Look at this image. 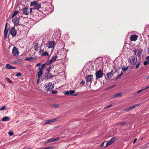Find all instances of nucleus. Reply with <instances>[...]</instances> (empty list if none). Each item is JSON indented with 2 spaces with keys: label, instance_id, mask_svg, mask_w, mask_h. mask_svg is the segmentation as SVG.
<instances>
[{
  "label": "nucleus",
  "instance_id": "obj_19",
  "mask_svg": "<svg viewBox=\"0 0 149 149\" xmlns=\"http://www.w3.org/2000/svg\"><path fill=\"white\" fill-rule=\"evenodd\" d=\"M5 68L6 69H12L15 68V67L12 66L11 65L7 64L6 65Z\"/></svg>",
  "mask_w": 149,
  "mask_h": 149
},
{
  "label": "nucleus",
  "instance_id": "obj_44",
  "mask_svg": "<svg viewBox=\"0 0 149 149\" xmlns=\"http://www.w3.org/2000/svg\"><path fill=\"white\" fill-rule=\"evenodd\" d=\"M6 107L5 106L3 107L2 108H0L1 111L4 110L6 109Z\"/></svg>",
  "mask_w": 149,
  "mask_h": 149
},
{
  "label": "nucleus",
  "instance_id": "obj_14",
  "mask_svg": "<svg viewBox=\"0 0 149 149\" xmlns=\"http://www.w3.org/2000/svg\"><path fill=\"white\" fill-rule=\"evenodd\" d=\"M138 36L137 35L134 34L132 35L130 37V40L131 41H135L137 39Z\"/></svg>",
  "mask_w": 149,
  "mask_h": 149
},
{
  "label": "nucleus",
  "instance_id": "obj_56",
  "mask_svg": "<svg viewBox=\"0 0 149 149\" xmlns=\"http://www.w3.org/2000/svg\"><path fill=\"white\" fill-rule=\"evenodd\" d=\"M0 83L1 84V85H2V86L3 87V88H4L5 87V85L3 84L1 82H0Z\"/></svg>",
  "mask_w": 149,
  "mask_h": 149
},
{
  "label": "nucleus",
  "instance_id": "obj_42",
  "mask_svg": "<svg viewBox=\"0 0 149 149\" xmlns=\"http://www.w3.org/2000/svg\"><path fill=\"white\" fill-rule=\"evenodd\" d=\"M74 93V91L73 90H70L69 91V95H72Z\"/></svg>",
  "mask_w": 149,
  "mask_h": 149
},
{
  "label": "nucleus",
  "instance_id": "obj_30",
  "mask_svg": "<svg viewBox=\"0 0 149 149\" xmlns=\"http://www.w3.org/2000/svg\"><path fill=\"white\" fill-rule=\"evenodd\" d=\"M140 65V61H139L137 62L136 66L135 67V69H137L139 67Z\"/></svg>",
  "mask_w": 149,
  "mask_h": 149
},
{
  "label": "nucleus",
  "instance_id": "obj_50",
  "mask_svg": "<svg viewBox=\"0 0 149 149\" xmlns=\"http://www.w3.org/2000/svg\"><path fill=\"white\" fill-rule=\"evenodd\" d=\"M44 52V51L42 49H40L39 52V53L40 54H41V53H42Z\"/></svg>",
  "mask_w": 149,
  "mask_h": 149
},
{
  "label": "nucleus",
  "instance_id": "obj_25",
  "mask_svg": "<svg viewBox=\"0 0 149 149\" xmlns=\"http://www.w3.org/2000/svg\"><path fill=\"white\" fill-rule=\"evenodd\" d=\"M10 120V118L6 116L4 117L2 119V121H9Z\"/></svg>",
  "mask_w": 149,
  "mask_h": 149
},
{
  "label": "nucleus",
  "instance_id": "obj_23",
  "mask_svg": "<svg viewBox=\"0 0 149 149\" xmlns=\"http://www.w3.org/2000/svg\"><path fill=\"white\" fill-rule=\"evenodd\" d=\"M25 60L30 61H31L34 60V58L33 57H27L25 59Z\"/></svg>",
  "mask_w": 149,
  "mask_h": 149
},
{
  "label": "nucleus",
  "instance_id": "obj_27",
  "mask_svg": "<svg viewBox=\"0 0 149 149\" xmlns=\"http://www.w3.org/2000/svg\"><path fill=\"white\" fill-rule=\"evenodd\" d=\"M18 13V11H17V10L15 11L14 12V13L12 14V16L11 17V18H13L14 16H15V15H16Z\"/></svg>",
  "mask_w": 149,
  "mask_h": 149
},
{
  "label": "nucleus",
  "instance_id": "obj_48",
  "mask_svg": "<svg viewBox=\"0 0 149 149\" xmlns=\"http://www.w3.org/2000/svg\"><path fill=\"white\" fill-rule=\"evenodd\" d=\"M42 74V70H40V71L38 72L37 74Z\"/></svg>",
  "mask_w": 149,
  "mask_h": 149
},
{
  "label": "nucleus",
  "instance_id": "obj_28",
  "mask_svg": "<svg viewBox=\"0 0 149 149\" xmlns=\"http://www.w3.org/2000/svg\"><path fill=\"white\" fill-rule=\"evenodd\" d=\"M38 75V79L37 80V84H39V83L40 81H41V79H40V78L41 77V76H42V75Z\"/></svg>",
  "mask_w": 149,
  "mask_h": 149
},
{
  "label": "nucleus",
  "instance_id": "obj_16",
  "mask_svg": "<svg viewBox=\"0 0 149 149\" xmlns=\"http://www.w3.org/2000/svg\"><path fill=\"white\" fill-rule=\"evenodd\" d=\"M54 44L55 42L54 41H50V42H49L47 44V47H48V48H52L54 46Z\"/></svg>",
  "mask_w": 149,
  "mask_h": 149
},
{
  "label": "nucleus",
  "instance_id": "obj_6",
  "mask_svg": "<svg viewBox=\"0 0 149 149\" xmlns=\"http://www.w3.org/2000/svg\"><path fill=\"white\" fill-rule=\"evenodd\" d=\"M19 18L17 17H15V18L12 20L15 26L19 25V27H21L22 25L19 24Z\"/></svg>",
  "mask_w": 149,
  "mask_h": 149
},
{
  "label": "nucleus",
  "instance_id": "obj_1",
  "mask_svg": "<svg viewBox=\"0 0 149 149\" xmlns=\"http://www.w3.org/2000/svg\"><path fill=\"white\" fill-rule=\"evenodd\" d=\"M93 67L91 62H89L87 63L84 66V68H83L82 72L81 74H89L92 73V72H90V70H92Z\"/></svg>",
  "mask_w": 149,
  "mask_h": 149
},
{
  "label": "nucleus",
  "instance_id": "obj_26",
  "mask_svg": "<svg viewBox=\"0 0 149 149\" xmlns=\"http://www.w3.org/2000/svg\"><path fill=\"white\" fill-rule=\"evenodd\" d=\"M46 63H45V64H42L38 68V70H42L43 69V68L45 66V65Z\"/></svg>",
  "mask_w": 149,
  "mask_h": 149
},
{
  "label": "nucleus",
  "instance_id": "obj_24",
  "mask_svg": "<svg viewBox=\"0 0 149 149\" xmlns=\"http://www.w3.org/2000/svg\"><path fill=\"white\" fill-rule=\"evenodd\" d=\"M142 52V50L141 49H139L138 50L137 56L139 58H141V55Z\"/></svg>",
  "mask_w": 149,
  "mask_h": 149
},
{
  "label": "nucleus",
  "instance_id": "obj_36",
  "mask_svg": "<svg viewBox=\"0 0 149 149\" xmlns=\"http://www.w3.org/2000/svg\"><path fill=\"white\" fill-rule=\"evenodd\" d=\"M49 55V54L48 53V52H46L42 54L41 55V56H48Z\"/></svg>",
  "mask_w": 149,
  "mask_h": 149
},
{
  "label": "nucleus",
  "instance_id": "obj_62",
  "mask_svg": "<svg viewBox=\"0 0 149 149\" xmlns=\"http://www.w3.org/2000/svg\"><path fill=\"white\" fill-rule=\"evenodd\" d=\"M16 74H22L21 73L19 72H17L16 73Z\"/></svg>",
  "mask_w": 149,
  "mask_h": 149
},
{
  "label": "nucleus",
  "instance_id": "obj_31",
  "mask_svg": "<svg viewBox=\"0 0 149 149\" xmlns=\"http://www.w3.org/2000/svg\"><path fill=\"white\" fill-rule=\"evenodd\" d=\"M6 79L7 81L9 83H11L12 84H13V83L10 80V79L7 77H6Z\"/></svg>",
  "mask_w": 149,
  "mask_h": 149
},
{
  "label": "nucleus",
  "instance_id": "obj_54",
  "mask_svg": "<svg viewBox=\"0 0 149 149\" xmlns=\"http://www.w3.org/2000/svg\"><path fill=\"white\" fill-rule=\"evenodd\" d=\"M57 93V91H52V93L53 94H56Z\"/></svg>",
  "mask_w": 149,
  "mask_h": 149
},
{
  "label": "nucleus",
  "instance_id": "obj_32",
  "mask_svg": "<svg viewBox=\"0 0 149 149\" xmlns=\"http://www.w3.org/2000/svg\"><path fill=\"white\" fill-rule=\"evenodd\" d=\"M149 88V86H147L146 87V88H143V89H141V90H140L139 91H138L137 93H139L140 92H141V91H142L143 90H145V89H146L148 88Z\"/></svg>",
  "mask_w": 149,
  "mask_h": 149
},
{
  "label": "nucleus",
  "instance_id": "obj_63",
  "mask_svg": "<svg viewBox=\"0 0 149 149\" xmlns=\"http://www.w3.org/2000/svg\"><path fill=\"white\" fill-rule=\"evenodd\" d=\"M2 65H3V63H0V67Z\"/></svg>",
  "mask_w": 149,
  "mask_h": 149
},
{
  "label": "nucleus",
  "instance_id": "obj_61",
  "mask_svg": "<svg viewBox=\"0 0 149 149\" xmlns=\"http://www.w3.org/2000/svg\"><path fill=\"white\" fill-rule=\"evenodd\" d=\"M40 65V63H38L36 64V66H38Z\"/></svg>",
  "mask_w": 149,
  "mask_h": 149
},
{
  "label": "nucleus",
  "instance_id": "obj_60",
  "mask_svg": "<svg viewBox=\"0 0 149 149\" xmlns=\"http://www.w3.org/2000/svg\"><path fill=\"white\" fill-rule=\"evenodd\" d=\"M149 145V144L148 143H146V144H145L144 146L145 148H146L147 147V146Z\"/></svg>",
  "mask_w": 149,
  "mask_h": 149
},
{
  "label": "nucleus",
  "instance_id": "obj_58",
  "mask_svg": "<svg viewBox=\"0 0 149 149\" xmlns=\"http://www.w3.org/2000/svg\"><path fill=\"white\" fill-rule=\"evenodd\" d=\"M137 139H135L134 140V141H133V144L136 141V140H137Z\"/></svg>",
  "mask_w": 149,
  "mask_h": 149
},
{
  "label": "nucleus",
  "instance_id": "obj_34",
  "mask_svg": "<svg viewBox=\"0 0 149 149\" xmlns=\"http://www.w3.org/2000/svg\"><path fill=\"white\" fill-rule=\"evenodd\" d=\"M52 75H47L46 76L45 78H47V79H51L53 77Z\"/></svg>",
  "mask_w": 149,
  "mask_h": 149
},
{
  "label": "nucleus",
  "instance_id": "obj_52",
  "mask_svg": "<svg viewBox=\"0 0 149 149\" xmlns=\"http://www.w3.org/2000/svg\"><path fill=\"white\" fill-rule=\"evenodd\" d=\"M85 84V82L84 81L82 80L81 82L80 83V84H83L84 85Z\"/></svg>",
  "mask_w": 149,
  "mask_h": 149
},
{
  "label": "nucleus",
  "instance_id": "obj_57",
  "mask_svg": "<svg viewBox=\"0 0 149 149\" xmlns=\"http://www.w3.org/2000/svg\"><path fill=\"white\" fill-rule=\"evenodd\" d=\"M149 79V75L148 76V77L146 76V77H144L145 79Z\"/></svg>",
  "mask_w": 149,
  "mask_h": 149
},
{
  "label": "nucleus",
  "instance_id": "obj_7",
  "mask_svg": "<svg viewBox=\"0 0 149 149\" xmlns=\"http://www.w3.org/2000/svg\"><path fill=\"white\" fill-rule=\"evenodd\" d=\"M12 53L14 56H18L19 54L18 48H17L15 46L13 47L12 50Z\"/></svg>",
  "mask_w": 149,
  "mask_h": 149
},
{
  "label": "nucleus",
  "instance_id": "obj_43",
  "mask_svg": "<svg viewBox=\"0 0 149 149\" xmlns=\"http://www.w3.org/2000/svg\"><path fill=\"white\" fill-rule=\"evenodd\" d=\"M106 142H105V141H104L103 142L101 145V147H104L105 145L104 144L106 143Z\"/></svg>",
  "mask_w": 149,
  "mask_h": 149
},
{
  "label": "nucleus",
  "instance_id": "obj_21",
  "mask_svg": "<svg viewBox=\"0 0 149 149\" xmlns=\"http://www.w3.org/2000/svg\"><path fill=\"white\" fill-rule=\"evenodd\" d=\"M146 60L147 61H146L143 62V65H146L148 64H149V58L146 57Z\"/></svg>",
  "mask_w": 149,
  "mask_h": 149
},
{
  "label": "nucleus",
  "instance_id": "obj_3",
  "mask_svg": "<svg viewBox=\"0 0 149 149\" xmlns=\"http://www.w3.org/2000/svg\"><path fill=\"white\" fill-rule=\"evenodd\" d=\"M31 6H33L34 9H37L39 10V9L41 8V3H37L36 1H33L31 2L30 4Z\"/></svg>",
  "mask_w": 149,
  "mask_h": 149
},
{
  "label": "nucleus",
  "instance_id": "obj_39",
  "mask_svg": "<svg viewBox=\"0 0 149 149\" xmlns=\"http://www.w3.org/2000/svg\"><path fill=\"white\" fill-rule=\"evenodd\" d=\"M53 142L57 141L60 139V138L57 137L56 138H53Z\"/></svg>",
  "mask_w": 149,
  "mask_h": 149
},
{
  "label": "nucleus",
  "instance_id": "obj_47",
  "mask_svg": "<svg viewBox=\"0 0 149 149\" xmlns=\"http://www.w3.org/2000/svg\"><path fill=\"white\" fill-rule=\"evenodd\" d=\"M116 84H114V85H113L112 86H109V87H108L107 88V89H110V88H113V87H114L116 86Z\"/></svg>",
  "mask_w": 149,
  "mask_h": 149
},
{
  "label": "nucleus",
  "instance_id": "obj_17",
  "mask_svg": "<svg viewBox=\"0 0 149 149\" xmlns=\"http://www.w3.org/2000/svg\"><path fill=\"white\" fill-rule=\"evenodd\" d=\"M40 47H41V46L39 45L38 42H37L35 43L34 47V48L35 49V50H36L37 51H38V48H40Z\"/></svg>",
  "mask_w": 149,
  "mask_h": 149
},
{
  "label": "nucleus",
  "instance_id": "obj_41",
  "mask_svg": "<svg viewBox=\"0 0 149 149\" xmlns=\"http://www.w3.org/2000/svg\"><path fill=\"white\" fill-rule=\"evenodd\" d=\"M103 76V75H96V80H97L98 78H100L102 77Z\"/></svg>",
  "mask_w": 149,
  "mask_h": 149
},
{
  "label": "nucleus",
  "instance_id": "obj_15",
  "mask_svg": "<svg viewBox=\"0 0 149 149\" xmlns=\"http://www.w3.org/2000/svg\"><path fill=\"white\" fill-rule=\"evenodd\" d=\"M7 23H6L5 26V28L4 30V39H6L7 37V34L8 33V29L7 30L6 29L7 28Z\"/></svg>",
  "mask_w": 149,
  "mask_h": 149
},
{
  "label": "nucleus",
  "instance_id": "obj_9",
  "mask_svg": "<svg viewBox=\"0 0 149 149\" xmlns=\"http://www.w3.org/2000/svg\"><path fill=\"white\" fill-rule=\"evenodd\" d=\"M10 33L13 37L15 36L17 34V31L15 27H13L10 30Z\"/></svg>",
  "mask_w": 149,
  "mask_h": 149
},
{
  "label": "nucleus",
  "instance_id": "obj_38",
  "mask_svg": "<svg viewBox=\"0 0 149 149\" xmlns=\"http://www.w3.org/2000/svg\"><path fill=\"white\" fill-rule=\"evenodd\" d=\"M132 109V106H131L129 108H127L126 109H125L124 110L126 111H128Z\"/></svg>",
  "mask_w": 149,
  "mask_h": 149
},
{
  "label": "nucleus",
  "instance_id": "obj_46",
  "mask_svg": "<svg viewBox=\"0 0 149 149\" xmlns=\"http://www.w3.org/2000/svg\"><path fill=\"white\" fill-rule=\"evenodd\" d=\"M112 106H113L112 104L109 105L108 106L105 107V108H104V109H106L108 108H109L111 107Z\"/></svg>",
  "mask_w": 149,
  "mask_h": 149
},
{
  "label": "nucleus",
  "instance_id": "obj_12",
  "mask_svg": "<svg viewBox=\"0 0 149 149\" xmlns=\"http://www.w3.org/2000/svg\"><path fill=\"white\" fill-rule=\"evenodd\" d=\"M115 139H116L115 138L113 137L111 139V140L109 141H105V142H106V143L104 147H106L108 146L111 144L115 141Z\"/></svg>",
  "mask_w": 149,
  "mask_h": 149
},
{
  "label": "nucleus",
  "instance_id": "obj_51",
  "mask_svg": "<svg viewBox=\"0 0 149 149\" xmlns=\"http://www.w3.org/2000/svg\"><path fill=\"white\" fill-rule=\"evenodd\" d=\"M8 134L10 136H11V135H13V133L12 132H9Z\"/></svg>",
  "mask_w": 149,
  "mask_h": 149
},
{
  "label": "nucleus",
  "instance_id": "obj_18",
  "mask_svg": "<svg viewBox=\"0 0 149 149\" xmlns=\"http://www.w3.org/2000/svg\"><path fill=\"white\" fill-rule=\"evenodd\" d=\"M56 120V119H54L46 120L45 123V124H50V123L55 121Z\"/></svg>",
  "mask_w": 149,
  "mask_h": 149
},
{
  "label": "nucleus",
  "instance_id": "obj_5",
  "mask_svg": "<svg viewBox=\"0 0 149 149\" xmlns=\"http://www.w3.org/2000/svg\"><path fill=\"white\" fill-rule=\"evenodd\" d=\"M29 8L27 7H26L25 8H24L23 9V14L24 15H28L29 14V13H31L32 8H30V12L29 11Z\"/></svg>",
  "mask_w": 149,
  "mask_h": 149
},
{
  "label": "nucleus",
  "instance_id": "obj_37",
  "mask_svg": "<svg viewBox=\"0 0 149 149\" xmlns=\"http://www.w3.org/2000/svg\"><path fill=\"white\" fill-rule=\"evenodd\" d=\"M126 123L125 122H119L117 123V125H123L125 124Z\"/></svg>",
  "mask_w": 149,
  "mask_h": 149
},
{
  "label": "nucleus",
  "instance_id": "obj_49",
  "mask_svg": "<svg viewBox=\"0 0 149 149\" xmlns=\"http://www.w3.org/2000/svg\"><path fill=\"white\" fill-rule=\"evenodd\" d=\"M52 106L54 107H58V104H54Z\"/></svg>",
  "mask_w": 149,
  "mask_h": 149
},
{
  "label": "nucleus",
  "instance_id": "obj_64",
  "mask_svg": "<svg viewBox=\"0 0 149 149\" xmlns=\"http://www.w3.org/2000/svg\"><path fill=\"white\" fill-rule=\"evenodd\" d=\"M22 75H16V76H17V77H21V76Z\"/></svg>",
  "mask_w": 149,
  "mask_h": 149
},
{
  "label": "nucleus",
  "instance_id": "obj_35",
  "mask_svg": "<svg viewBox=\"0 0 149 149\" xmlns=\"http://www.w3.org/2000/svg\"><path fill=\"white\" fill-rule=\"evenodd\" d=\"M52 68V67L51 66H49L48 68L46 70L47 74H49V72H50V70Z\"/></svg>",
  "mask_w": 149,
  "mask_h": 149
},
{
  "label": "nucleus",
  "instance_id": "obj_8",
  "mask_svg": "<svg viewBox=\"0 0 149 149\" xmlns=\"http://www.w3.org/2000/svg\"><path fill=\"white\" fill-rule=\"evenodd\" d=\"M45 86L46 89H47V91H50L52 89H53L54 88V86L50 83L46 84Z\"/></svg>",
  "mask_w": 149,
  "mask_h": 149
},
{
  "label": "nucleus",
  "instance_id": "obj_13",
  "mask_svg": "<svg viewBox=\"0 0 149 149\" xmlns=\"http://www.w3.org/2000/svg\"><path fill=\"white\" fill-rule=\"evenodd\" d=\"M102 69H101L100 68L99 69L98 68H96L95 70V74H104L102 68Z\"/></svg>",
  "mask_w": 149,
  "mask_h": 149
},
{
  "label": "nucleus",
  "instance_id": "obj_53",
  "mask_svg": "<svg viewBox=\"0 0 149 149\" xmlns=\"http://www.w3.org/2000/svg\"><path fill=\"white\" fill-rule=\"evenodd\" d=\"M138 49H136L135 50H134V54L136 56H136V52H138Z\"/></svg>",
  "mask_w": 149,
  "mask_h": 149
},
{
  "label": "nucleus",
  "instance_id": "obj_10",
  "mask_svg": "<svg viewBox=\"0 0 149 149\" xmlns=\"http://www.w3.org/2000/svg\"><path fill=\"white\" fill-rule=\"evenodd\" d=\"M57 54L55 53L54 55L52 56V59L48 61V64H52L54 61L56 60L57 57Z\"/></svg>",
  "mask_w": 149,
  "mask_h": 149
},
{
  "label": "nucleus",
  "instance_id": "obj_29",
  "mask_svg": "<svg viewBox=\"0 0 149 149\" xmlns=\"http://www.w3.org/2000/svg\"><path fill=\"white\" fill-rule=\"evenodd\" d=\"M113 75H107V77L105 76V78L109 80L113 76Z\"/></svg>",
  "mask_w": 149,
  "mask_h": 149
},
{
  "label": "nucleus",
  "instance_id": "obj_4",
  "mask_svg": "<svg viewBox=\"0 0 149 149\" xmlns=\"http://www.w3.org/2000/svg\"><path fill=\"white\" fill-rule=\"evenodd\" d=\"M129 61L131 65H134L137 62V57L132 56L129 57Z\"/></svg>",
  "mask_w": 149,
  "mask_h": 149
},
{
  "label": "nucleus",
  "instance_id": "obj_2",
  "mask_svg": "<svg viewBox=\"0 0 149 149\" xmlns=\"http://www.w3.org/2000/svg\"><path fill=\"white\" fill-rule=\"evenodd\" d=\"M128 68V66H123L121 68V69L119 67L116 66H115L114 70L115 71L114 73L116 74H123V73L121 71V70H122L124 72H126Z\"/></svg>",
  "mask_w": 149,
  "mask_h": 149
},
{
  "label": "nucleus",
  "instance_id": "obj_22",
  "mask_svg": "<svg viewBox=\"0 0 149 149\" xmlns=\"http://www.w3.org/2000/svg\"><path fill=\"white\" fill-rule=\"evenodd\" d=\"M122 93H118L115 95H113V97L115 98L117 97H121L122 96Z\"/></svg>",
  "mask_w": 149,
  "mask_h": 149
},
{
  "label": "nucleus",
  "instance_id": "obj_55",
  "mask_svg": "<svg viewBox=\"0 0 149 149\" xmlns=\"http://www.w3.org/2000/svg\"><path fill=\"white\" fill-rule=\"evenodd\" d=\"M122 75H118L117 77L116 78V80L118 79L119 77H120Z\"/></svg>",
  "mask_w": 149,
  "mask_h": 149
},
{
  "label": "nucleus",
  "instance_id": "obj_20",
  "mask_svg": "<svg viewBox=\"0 0 149 149\" xmlns=\"http://www.w3.org/2000/svg\"><path fill=\"white\" fill-rule=\"evenodd\" d=\"M107 70H105L104 69V71H103L104 74H105L106 73V74H113L114 73H113V70H112L110 72H108L107 73Z\"/></svg>",
  "mask_w": 149,
  "mask_h": 149
},
{
  "label": "nucleus",
  "instance_id": "obj_40",
  "mask_svg": "<svg viewBox=\"0 0 149 149\" xmlns=\"http://www.w3.org/2000/svg\"><path fill=\"white\" fill-rule=\"evenodd\" d=\"M140 104H136L132 106V109H133L134 108H135L136 107H137L138 106H139Z\"/></svg>",
  "mask_w": 149,
  "mask_h": 149
},
{
  "label": "nucleus",
  "instance_id": "obj_45",
  "mask_svg": "<svg viewBox=\"0 0 149 149\" xmlns=\"http://www.w3.org/2000/svg\"><path fill=\"white\" fill-rule=\"evenodd\" d=\"M64 94L65 95H69V91H66L64 92Z\"/></svg>",
  "mask_w": 149,
  "mask_h": 149
},
{
  "label": "nucleus",
  "instance_id": "obj_33",
  "mask_svg": "<svg viewBox=\"0 0 149 149\" xmlns=\"http://www.w3.org/2000/svg\"><path fill=\"white\" fill-rule=\"evenodd\" d=\"M53 138H51L50 139H49L47 140V141L45 142L46 143H50L51 142H53Z\"/></svg>",
  "mask_w": 149,
  "mask_h": 149
},
{
  "label": "nucleus",
  "instance_id": "obj_11",
  "mask_svg": "<svg viewBox=\"0 0 149 149\" xmlns=\"http://www.w3.org/2000/svg\"><path fill=\"white\" fill-rule=\"evenodd\" d=\"M93 75H88L86 77V83L90 82L91 83L93 81Z\"/></svg>",
  "mask_w": 149,
  "mask_h": 149
},
{
  "label": "nucleus",
  "instance_id": "obj_59",
  "mask_svg": "<svg viewBox=\"0 0 149 149\" xmlns=\"http://www.w3.org/2000/svg\"><path fill=\"white\" fill-rule=\"evenodd\" d=\"M53 148V147H49L46 148H47V149H52Z\"/></svg>",
  "mask_w": 149,
  "mask_h": 149
}]
</instances>
